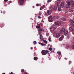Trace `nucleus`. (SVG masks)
Returning <instances> with one entry per match:
<instances>
[{"instance_id": "1", "label": "nucleus", "mask_w": 74, "mask_h": 74, "mask_svg": "<svg viewBox=\"0 0 74 74\" xmlns=\"http://www.w3.org/2000/svg\"><path fill=\"white\" fill-rule=\"evenodd\" d=\"M55 29H56V26L55 25H53V26L50 28V31L51 32H53L55 30Z\"/></svg>"}, {"instance_id": "2", "label": "nucleus", "mask_w": 74, "mask_h": 74, "mask_svg": "<svg viewBox=\"0 0 74 74\" xmlns=\"http://www.w3.org/2000/svg\"><path fill=\"white\" fill-rule=\"evenodd\" d=\"M44 29H40L38 30V32L39 35H41L42 33L41 32H44Z\"/></svg>"}, {"instance_id": "3", "label": "nucleus", "mask_w": 74, "mask_h": 74, "mask_svg": "<svg viewBox=\"0 0 74 74\" xmlns=\"http://www.w3.org/2000/svg\"><path fill=\"white\" fill-rule=\"evenodd\" d=\"M49 21L50 22H52L53 20H52V16H50L49 17Z\"/></svg>"}, {"instance_id": "4", "label": "nucleus", "mask_w": 74, "mask_h": 74, "mask_svg": "<svg viewBox=\"0 0 74 74\" xmlns=\"http://www.w3.org/2000/svg\"><path fill=\"white\" fill-rule=\"evenodd\" d=\"M64 31H65V29L62 28L61 30H60V33L61 34H63Z\"/></svg>"}, {"instance_id": "5", "label": "nucleus", "mask_w": 74, "mask_h": 74, "mask_svg": "<svg viewBox=\"0 0 74 74\" xmlns=\"http://www.w3.org/2000/svg\"><path fill=\"white\" fill-rule=\"evenodd\" d=\"M42 55H46L47 52H46V50H42Z\"/></svg>"}, {"instance_id": "6", "label": "nucleus", "mask_w": 74, "mask_h": 74, "mask_svg": "<svg viewBox=\"0 0 74 74\" xmlns=\"http://www.w3.org/2000/svg\"><path fill=\"white\" fill-rule=\"evenodd\" d=\"M55 24L57 26H58V25H61V22H60V21H58L56 22Z\"/></svg>"}, {"instance_id": "7", "label": "nucleus", "mask_w": 74, "mask_h": 74, "mask_svg": "<svg viewBox=\"0 0 74 74\" xmlns=\"http://www.w3.org/2000/svg\"><path fill=\"white\" fill-rule=\"evenodd\" d=\"M19 1L20 2V5H23V2L24 1V0H19Z\"/></svg>"}, {"instance_id": "8", "label": "nucleus", "mask_w": 74, "mask_h": 74, "mask_svg": "<svg viewBox=\"0 0 74 74\" xmlns=\"http://www.w3.org/2000/svg\"><path fill=\"white\" fill-rule=\"evenodd\" d=\"M64 38V36H63V35H62L59 38V40H60V41H62V40Z\"/></svg>"}, {"instance_id": "9", "label": "nucleus", "mask_w": 74, "mask_h": 74, "mask_svg": "<svg viewBox=\"0 0 74 74\" xmlns=\"http://www.w3.org/2000/svg\"><path fill=\"white\" fill-rule=\"evenodd\" d=\"M40 38L41 40L42 41L43 40L44 38H43V36H42V35H40Z\"/></svg>"}, {"instance_id": "10", "label": "nucleus", "mask_w": 74, "mask_h": 74, "mask_svg": "<svg viewBox=\"0 0 74 74\" xmlns=\"http://www.w3.org/2000/svg\"><path fill=\"white\" fill-rule=\"evenodd\" d=\"M61 3L60 1L58 2L57 3V4L56 5L57 7H58V6H59L60 5Z\"/></svg>"}, {"instance_id": "11", "label": "nucleus", "mask_w": 74, "mask_h": 74, "mask_svg": "<svg viewBox=\"0 0 74 74\" xmlns=\"http://www.w3.org/2000/svg\"><path fill=\"white\" fill-rule=\"evenodd\" d=\"M64 2H62L61 3L60 6H61V7H62V8H63V7H64Z\"/></svg>"}, {"instance_id": "12", "label": "nucleus", "mask_w": 74, "mask_h": 74, "mask_svg": "<svg viewBox=\"0 0 74 74\" xmlns=\"http://www.w3.org/2000/svg\"><path fill=\"white\" fill-rule=\"evenodd\" d=\"M71 2V1L70 0H68L66 1V3L68 4H70Z\"/></svg>"}, {"instance_id": "13", "label": "nucleus", "mask_w": 74, "mask_h": 74, "mask_svg": "<svg viewBox=\"0 0 74 74\" xmlns=\"http://www.w3.org/2000/svg\"><path fill=\"white\" fill-rule=\"evenodd\" d=\"M67 33H68V30H66V29H65V30L64 31V34H67Z\"/></svg>"}, {"instance_id": "14", "label": "nucleus", "mask_w": 74, "mask_h": 74, "mask_svg": "<svg viewBox=\"0 0 74 74\" xmlns=\"http://www.w3.org/2000/svg\"><path fill=\"white\" fill-rule=\"evenodd\" d=\"M60 36V33H58L56 34V37H59Z\"/></svg>"}, {"instance_id": "15", "label": "nucleus", "mask_w": 74, "mask_h": 74, "mask_svg": "<svg viewBox=\"0 0 74 74\" xmlns=\"http://www.w3.org/2000/svg\"><path fill=\"white\" fill-rule=\"evenodd\" d=\"M69 29L70 30H71V32H73L74 31V29H73V27H69Z\"/></svg>"}, {"instance_id": "16", "label": "nucleus", "mask_w": 74, "mask_h": 74, "mask_svg": "<svg viewBox=\"0 0 74 74\" xmlns=\"http://www.w3.org/2000/svg\"><path fill=\"white\" fill-rule=\"evenodd\" d=\"M45 7V5H43L42 6V7H41L40 8V10H43V8H44Z\"/></svg>"}, {"instance_id": "17", "label": "nucleus", "mask_w": 74, "mask_h": 74, "mask_svg": "<svg viewBox=\"0 0 74 74\" xmlns=\"http://www.w3.org/2000/svg\"><path fill=\"white\" fill-rule=\"evenodd\" d=\"M70 4H66V8H70Z\"/></svg>"}, {"instance_id": "18", "label": "nucleus", "mask_w": 74, "mask_h": 74, "mask_svg": "<svg viewBox=\"0 0 74 74\" xmlns=\"http://www.w3.org/2000/svg\"><path fill=\"white\" fill-rule=\"evenodd\" d=\"M69 11L70 12H73L74 11V10H73L72 9H70L69 10Z\"/></svg>"}, {"instance_id": "19", "label": "nucleus", "mask_w": 74, "mask_h": 74, "mask_svg": "<svg viewBox=\"0 0 74 74\" xmlns=\"http://www.w3.org/2000/svg\"><path fill=\"white\" fill-rule=\"evenodd\" d=\"M69 21L71 23H74V21L73 20L71 19H69Z\"/></svg>"}, {"instance_id": "20", "label": "nucleus", "mask_w": 74, "mask_h": 74, "mask_svg": "<svg viewBox=\"0 0 74 74\" xmlns=\"http://www.w3.org/2000/svg\"><path fill=\"white\" fill-rule=\"evenodd\" d=\"M47 13L49 14V15H50L51 14V11L49 10H47Z\"/></svg>"}, {"instance_id": "21", "label": "nucleus", "mask_w": 74, "mask_h": 74, "mask_svg": "<svg viewBox=\"0 0 74 74\" xmlns=\"http://www.w3.org/2000/svg\"><path fill=\"white\" fill-rule=\"evenodd\" d=\"M34 60H38V58L37 57H34Z\"/></svg>"}, {"instance_id": "22", "label": "nucleus", "mask_w": 74, "mask_h": 74, "mask_svg": "<svg viewBox=\"0 0 74 74\" xmlns=\"http://www.w3.org/2000/svg\"><path fill=\"white\" fill-rule=\"evenodd\" d=\"M61 19L63 21H66V19H65V18L64 17H62V18H61Z\"/></svg>"}, {"instance_id": "23", "label": "nucleus", "mask_w": 74, "mask_h": 74, "mask_svg": "<svg viewBox=\"0 0 74 74\" xmlns=\"http://www.w3.org/2000/svg\"><path fill=\"white\" fill-rule=\"evenodd\" d=\"M58 9L59 11H61V7H58Z\"/></svg>"}, {"instance_id": "24", "label": "nucleus", "mask_w": 74, "mask_h": 74, "mask_svg": "<svg viewBox=\"0 0 74 74\" xmlns=\"http://www.w3.org/2000/svg\"><path fill=\"white\" fill-rule=\"evenodd\" d=\"M57 53H58L59 55H61V52L60 51H58L57 52Z\"/></svg>"}, {"instance_id": "25", "label": "nucleus", "mask_w": 74, "mask_h": 74, "mask_svg": "<svg viewBox=\"0 0 74 74\" xmlns=\"http://www.w3.org/2000/svg\"><path fill=\"white\" fill-rule=\"evenodd\" d=\"M71 3H72V5H73V6H74V1H71Z\"/></svg>"}, {"instance_id": "26", "label": "nucleus", "mask_w": 74, "mask_h": 74, "mask_svg": "<svg viewBox=\"0 0 74 74\" xmlns=\"http://www.w3.org/2000/svg\"><path fill=\"white\" fill-rule=\"evenodd\" d=\"M42 14V13H41V12H40L38 14L40 16H41Z\"/></svg>"}, {"instance_id": "27", "label": "nucleus", "mask_w": 74, "mask_h": 74, "mask_svg": "<svg viewBox=\"0 0 74 74\" xmlns=\"http://www.w3.org/2000/svg\"><path fill=\"white\" fill-rule=\"evenodd\" d=\"M71 26L72 27H74V24L73 23H71Z\"/></svg>"}, {"instance_id": "28", "label": "nucleus", "mask_w": 74, "mask_h": 74, "mask_svg": "<svg viewBox=\"0 0 74 74\" xmlns=\"http://www.w3.org/2000/svg\"><path fill=\"white\" fill-rule=\"evenodd\" d=\"M21 72H22V73H23L24 72H25V70L24 69H21Z\"/></svg>"}, {"instance_id": "29", "label": "nucleus", "mask_w": 74, "mask_h": 74, "mask_svg": "<svg viewBox=\"0 0 74 74\" xmlns=\"http://www.w3.org/2000/svg\"><path fill=\"white\" fill-rule=\"evenodd\" d=\"M53 9V7H51L50 8V10L51 11H52Z\"/></svg>"}, {"instance_id": "30", "label": "nucleus", "mask_w": 74, "mask_h": 74, "mask_svg": "<svg viewBox=\"0 0 74 74\" xmlns=\"http://www.w3.org/2000/svg\"><path fill=\"white\" fill-rule=\"evenodd\" d=\"M49 49V51H52V50L53 49L52 48V47H50Z\"/></svg>"}, {"instance_id": "31", "label": "nucleus", "mask_w": 74, "mask_h": 74, "mask_svg": "<svg viewBox=\"0 0 74 74\" xmlns=\"http://www.w3.org/2000/svg\"><path fill=\"white\" fill-rule=\"evenodd\" d=\"M36 27L37 29H40V26H36Z\"/></svg>"}, {"instance_id": "32", "label": "nucleus", "mask_w": 74, "mask_h": 74, "mask_svg": "<svg viewBox=\"0 0 74 74\" xmlns=\"http://www.w3.org/2000/svg\"><path fill=\"white\" fill-rule=\"evenodd\" d=\"M51 37L49 36V41H51Z\"/></svg>"}, {"instance_id": "33", "label": "nucleus", "mask_w": 74, "mask_h": 74, "mask_svg": "<svg viewBox=\"0 0 74 74\" xmlns=\"http://www.w3.org/2000/svg\"><path fill=\"white\" fill-rule=\"evenodd\" d=\"M44 42L46 44H47V43H48V42H47V41H46V40H44Z\"/></svg>"}, {"instance_id": "34", "label": "nucleus", "mask_w": 74, "mask_h": 74, "mask_svg": "<svg viewBox=\"0 0 74 74\" xmlns=\"http://www.w3.org/2000/svg\"><path fill=\"white\" fill-rule=\"evenodd\" d=\"M59 16H56V19H59Z\"/></svg>"}, {"instance_id": "35", "label": "nucleus", "mask_w": 74, "mask_h": 74, "mask_svg": "<svg viewBox=\"0 0 74 74\" xmlns=\"http://www.w3.org/2000/svg\"><path fill=\"white\" fill-rule=\"evenodd\" d=\"M34 44H37V42L35 41L34 42Z\"/></svg>"}, {"instance_id": "36", "label": "nucleus", "mask_w": 74, "mask_h": 74, "mask_svg": "<svg viewBox=\"0 0 74 74\" xmlns=\"http://www.w3.org/2000/svg\"><path fill=\"white\" fill-rule=\"evenodd\" d=\"M51 0H48V1H47L48 3H49V2H51Z\"/></svg>"}, {"instance_id": "37", "label": "nucleus", "mask_w": 74, "mask_h": 74, "mask_svg": "<svg viewBox=\"0 0 74 74\" xmlns=\"http://www.w3.org/2000/svg\"><path fill=\"white\" fill-rule=\"evenodd\" d=\"M53 19H56V16H54L53 17Z\"/></svg>"}, {"instance_id": "38", "label": "nucleus", "mask_w": 74, "mask_h": 74, "mask_svg": "<svg viewBox=\"0 0 74 74\" xmlns=\"http://www.w3.org/2000/svg\"><path fill=\"white\" fill-rule=\"evenodd\" d=\"M46 36H47V37H48V36H49V33H47L46 34Z\"/></svg>"}, {"instance_id": "39", "label": "nucleus", "mask_w": 74, "mask_h": 74, "mask_svg": "<svg viewBox=\"0 0 74 74\" xmlns=\"http://www.w3.org/2000/svg\"><path fill=\"white\" fill-rule=\"evenodd\" d=\"M38 18L39 19H41V17L40 16H38Z\"/></svg>"}, {"instance_id": "40", "label": "nucleus", "mask_w": 74, "mask_h": 74, "mask_svg": "<svg viewBox=\"0 0 74 74\" xmlns=\"http://www.w3.org/2000/svg\"><path fill=\"white\" fill-rule=\"evenodd\" d=\"M42 46H44V45H45V44L42 43Z\"/></svg>"}, {"instance_id": "41", "label": "nucleus", "mask_w": 74, "mask_h": 74, "mask_svg": "<svg viewBox=\"0 0 74 74\" xmlns=\"http://www.w3.org/2000/svg\"><path fill=\"white\" fill-rule=\"evenodd\" d=\"M46 51V54L47 53H48L49 52V51L48 50H47Z\"/></svg>"}, {"instance_id": "42", "label": "nucleus", "mask_w": 74, "mask_h": 74, "mask_svg": "<svg viewBox=\"0 0 74 74\" xmlns=\"http://www.w3.org/2000/svg\"><path fill=\"white\" fill-rule=\"evenodd\" d=\"M36 6H40V4L38 3H37L36 5Z\"/></svg>"}, {"instance_id": "43", "label": "nucleus", "mask_w": 74, "mask_h": 74, "mask_svg": "<svg viewBox=\"0 0 74 74\" xmlns=\"http://www.w3.org/2000/svg\"><path fill=\"white\" fill-rule=\"evenodd\" d=\"M67 37L68 38H69L70 37L69 36V35H67Z\"/></svg>"}, {"instance_id": "44", "label": "nucleus", "mask_w": 74, "mask_h": 74, "mask_svg": "<svg viewBox=\"0 0 74 74\" xmlns=\"http://www.w3.org/2000/svg\"><path fill=\"white\" fill-rule=\"evenodd\" d=\"M56 9H57V7L55 6L54 10H56Z\"/></svg>"}, {"instance_id": "45", "label": "nucleus", "mask_w": 74, "mask_h": 74, "mask_svg": "<svg viewBox=\"0 0 74 74\" xmlns=\"http://www.w3.org/2000/svg\"><path fill=\"white\" fill-rule=\"evenodd\" d=\"M72 48L73 49H74V45H73L72 46Z\"/></svg>"}, {"instance_id": "46", "label": "nucleus", "mask_w": 74, "mask_h": 74, "mask_svg": "<svg viewBox=\"0 0 74 74\" xmlns=\"http://www.w3.org/2000/svg\"><path fill=\"white\" fill-rule=\"evenodd\" d=\"M67 47L68 48H70V47H71V46H67Z\"/></svg>"}, {"instance_id": "47", "label": "nucleus", "mask_w": 74, "mask_h": 74, "mask_svg": "<svg viewBox=\"0 0 74 74\" xmlns=\"http://www.w3.org/2000/svg\"><path fill=\"white\" fill-rule=\"evenodd\" d=\"M65 13H67V11L65 10Z\"/></svg>"}, {"instance_id": "48", "label": "nucleus", "mask_w": 74, "mask_h": 74, "mask_svg": "<svg viewBox=\"0 0 74 74\" xmlns=\"http://www.w3.org/2000/svg\"><path fill=\"white\" fill-rule=\"evenodd\" d=\"M8 0H4V1H5V2H7V1Z\"/></svg>"}, {"instance_id": "49", "label": "nucleus", "mask_w": 74, "mask_h": 74, "mask_svg": "<svg viewBox=\"0 0 74 74\" xmlns=\"http://www.w3.org/2000/svg\"><path fill=\"white\" fill-rule=\"evenodd\" d=\"M39 44H40V45H42V43H41L39 42Z\"/></svg>"}, {"instance_id": "50", "label": "nucleus", "mask_w": 74, "mask_h": 74, "mask_svg": "<svg viewBox=\"0 0 74 74\" xmlns=\"http://www.w3.org/2000/svg\"><path fill=\"white\" fill-rule=\"evenodd\" d=\"M42 22L43 23H44V21L43 20H42Z\"/></svg>"}, {"instance_id": "51", "label": "nucleus", "mask_w": 74, "mask_h": 74, "mask_svg": "<svg viewBox=\"0 0 74 74\" xmlns=\"http://www.w3.org/2000/svg\"><path fill=\"white\" fill-rule=\"evenodd\" d=\"M65 18H68V16H65Z\"/></svg>"}, {"instance_id": "52", "label": "nucleus", "mask_w": 74, "mask_h": 74, "mask_svg": "<svg viewBox=\"0 0 74 74\" xmlns=\"http://www.w3.org/2000/svg\"><path fill=\"white\" fill-rule=\"evenodd\" d=\"M10 74H13V73H12V72H11L10 73Z\"/></svg>"}, {"instance_id": "53", "label": "nucleus", "mask_w": 74, "mask_h": 74, "mask_svg": "<svg viewBox=\"0 0 74 74\" xmlns=\"http://www.w3.org/2000/svg\"><path fill=\"white\" fill-rule=\"evenodd\" d=\"M31 49H33V47H31Z\"/></svg>"}, {"instance_id": "54", "label": "nucleus", "mask_w": 74, "mask_h": 74, "mask_svg": "<svg viewBox=\"0 0 74 74\" xmlns=\"http://www.w3.org/2000/svg\"><path fill=\"white\" fill-rule=\"evenodd\" d=\"M9 2L10 3H11V1H10Z\"/></svg>"}, {"instance_id": "55", "label": "nucleus", "mask_w": 74, "mask_h": 74, "mask_svg": "<svg viewBox=\"0 0 74 74\" xmlns=\"http://www.w3.org/2000/svg\"><path fill=\"white\" fill-rule=\"evenodd\" d=\"M2 74H5V73H3Z\"/></svg>"}, {"instance_id": "56", "label": "nucleus", "mask_w": 74, "mask_h": 74, "mask_svg": "<svg viewBox=\"0 0 74 74\" xmlns=\"http://www.w3.org/2000/svg\"><path fill=\"white\" fill-rule=\"evenodd\" d=\"M58 59H59V60H60V58L59 57H58Z\"/></svg>"}, {"instance_id": "57", "label": "nucleus", "mask_w": 74, "mask_h": 74, "mask_svg": "<svg viewBox=\"0 0 74 74\" xmlns=\"http://www.w3.org/2000/svg\"><path fill=\"white\" fill-rule=\"evenodd\" d=\"M65 60H67V58H65Z\"/></svg>"}, {"instance_id": "58", "label": "nucleus", "mask_w": 74, "mask_h": 74, "mask_svg": "<svg viewBox=\"0 0 74 74\" xmlns=\"http://www.w3.org/2000/svg\"><path fill=\"white\" fill-rule=\"evenodd\" d=\"M61 0H57V1H60Z\"/></svg>"}, {"instance_id": "59", "label": "nucleus", "mask_w": 74, "mask_h": 74, "mask_svg": "<svg viewBox=\"0 0 74 74\" xmlns=\"http://www.w3.org/2000/svg\"><path fill=\"white\" fill-rule=\"evenodd\" d=\"M5 6H7V5H6V4L5 5Z\"/></svg>"}, {"instance_id": "60", "label": "nucleus", "mask_w": 74, "mask_h": 74, "mask_svg": "<svg viewBox=\"0 0 74 74\" xmlns=\"http://www.w3.org/2000/svg\"><path fill=\"white\" fill-rule=\"evenodd\" d=\"M69 62H70V63H71V61H69Z\"/></svg>"}, {"instance_id": "61", "label": "nucleus", "mask_w": 74, "mask_h": 74, "mask_svg": "<svg viewBox=\"0 0 74 74\" xmlns=\"http://www.w3.org/2000/svg\"><path fill=\"white\" fill-rule=\"evenodd\" d=\"M69 15H68V16H69Z\"/></svg>"}, {"instance_id": "62", "label": "nucleus", "mask_w": 74, "mask_h": 74, "mask_svg": "<svg viewBox=\"0 0 74 74\" xmlns=\"http://www.w3.org/2000/svg\"><path fill=\"white\" fill-rule=\"evenodd\" d=\"M52 52H53V51H52Z\"/></svg>"}, {"instance_id": "63", "label": "nucleus", "mask_w": 74, "mask_h": 74, "mask_svg": "<svg viewBox=\"0 0 74 74\" xmlns=\"http://www.w3.org/2000/svg\"><path fill=\"white\" fill-rule=\"evenodd\" d=\"M63 45H64V44Z\"/></svg>"}]
</instances>
